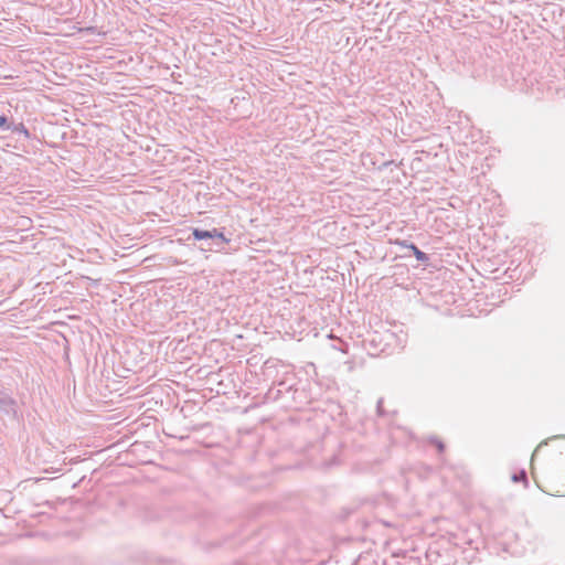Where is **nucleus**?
I'll list each match as a JSON object with an SVG mask.
<instances>
[{"instance_id": "nucleus-1", "label": "nucleus", "mask_w": 565, "mask_h": 565, "mask_svg": "<svg viewBox=\"0 0 565 565\" xmlns=\"http://www.w3.org/2000/svg\"><path fill=\"white\" fill-rule=\"evenodd\" d=\"M192 235L198 241L217 238L222 243L226 242V238L224 237L223 233L218 232L216 228H213L212 231H204V230H200V228H194L193 232H192Z\"/></svg>"}, {"instance_id": "nucleus-9", "label": "nucleus", "mask_w": 565, "mask_h": 565, "mask_svg": "<svg viewBox=\"0 0 565 565\" xmlns=\"http://www.w3.org/2000/svg\"><path fill=\"white\" fill-rule=\"evenodd\" d=\"M206 249L212 250V247L209 245Z\"/></svg>"}, {"instance_id": "nucleus-8", "label": "nucleus", "mask_w": 565, "mask_h": 565, "mask_svg": "<svg viewBox=\"0 0 565 565\" xmlns=\"http://www.w3.org/2000/svg\"><path fill=\"white\" fill-rule=\"evenodd\" d=\"M543 444H544V443L539 444V447L536 448V450H535V451H537V450L542 447V445H543Z\"/></svg>"}, {"instance_id": "nucleus-2", "label": "nucleus", "mask_w": 565, "mask_h": 565, "mask_svg": "<svg viewBox=\"0 0 565 565\" xmlns=\"http://www.w3.org/2000/svg\"><path fill=\"white\" fill-rule=\"evenodd\" d=\"M15 401L11 398L8 394L4 392H0V411L4 413H14L15 409Z\"/></svg>"}, {"instance_id": "nucleus-3", "label": "nucleus", "mask_w": 565, "mask_h": 565, "mask_svg": "<svg viewBox=\"0 0 565 565\" xmlns=\"http://www.w3.org/2000/svg\"><path fill=\"white\" fill-rule=\"evenodd\" d=\"M408 247L413 250V254H414V256L416 257L417 260H419V262H427L428 260V256L424 252L418 249L417 246H415L414 244H409Z\"/></svg>"}, {"instance_id": "nucleus-7", "label": "nucleus", "mask_w": 565, "mask_h": 565, "mask_svg": "<svg viewBox=\"0 0 565 565\" xmlns=\"http://www.w3.org/2000/svg\"><path fill=\"white\" fill-rule=\"evenodd\" d=\"M7 117L6 116H0V128H2L6 124H7Z\"/></svg>"}, {"instance_id": "nucleus-4", "label": "nucleus", "mask_w": 565, "mask_h": 565, "mask_svg": "<svg viewBox=\"0 0 565 565\" xmlns=\"http://www.w3.org/2000/svg\"><path fill=\"white\" fill-rule=\"evenodd\" d=\"M512 480H513L514 482H518V481H521V480H523L524 482H526L527 480H526V473H525V471H521V472H520V473H518V475H513V476H512Z\"/></svg>"}, {"instance_id": "nucleus-5", "label": "nucleus", "mask_w": 565, "mask_h": 565, "mask_svg": "<svg viewBox=\"0 0 565 565\" xmlns=\"http://www.w3.org/2000/svg\"><path fill=\"white\" fill-rule=\"evenodd\" d=\"M431 443L436 444L438 450L441 452L444 450V444L437 439H431Z\"/></svg>"}, {"instance_id": "nucleus-6", "label": "nucleus", "mask_w": 565, "mask_h": 565, "mask_svg": "<svg viewBox=\"0 0 565 565\" xmlns=\"http://www.w3.org/2000/svg\"><path fill=\"white\" fill-rule=\"evenodd\" d=\"M377 412L379 414H383V399H379L377 402Z\"/></svg>"}]
</instances>
